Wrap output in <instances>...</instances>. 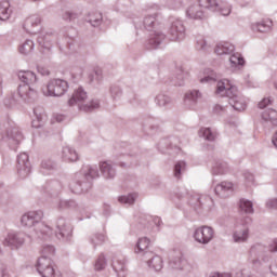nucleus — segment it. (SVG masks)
<instances>
[{"label":"nucleus","instance_id":"obj_14","mask_svg":"<svg viewBox=\"0 0 277 277\" xmlns=\"http://www.w3.org/2000/svg\"><path fill=\"white\" fill-rule=\"evenodd\" d=\"M142 261L146 263L150 272L159 274L163 269V258H161V255L155 252L147 253V255H145V258H143Z\"/></svg>","mask_w":277,"mask_h":277},{"label":"nucleus","instance_id":"obj_20","mask_svg":"<svg viewBox=\"0 0 277 277\" xmlns=\"http://www.w3.org/2000/svg\"><path fill=\"white\" fill-rule=\"evenodd\" d=\"M272 27H274L272 19H262L250 24V29L253 30L254 34H267L272 31Z\"/></svg>","mask_w":277,"mask_h":277},{"label":"nucleus","instance_id":"obj_5","mask_svg":"<svg viewBox=\"0 0 277 277\" xmlns=\"http://www.w3.org/2000/svg\"><path fill=\"white\" fill-rule=\"evenodd\" d=\"M85 101H88V92H85V90L80 87L74 91L71 98H69L67 102V105L69 107L77 106L79 111H84L87 114L101 107V102H98V100H93L84 104Z\"/></svg>","mask_w":277,"mask_h":277},{"label":"nucleus","instance_id":"obj_40","mask_svg":"<svg viewBox=\"0 0 277 277\" xmlns=\"http://www.w3.org/2000/svg\"><path fill=\"white\" fill-rule=\"evenodd\" d=\"M187 171V163L185 161H177L173 169L174 179L181 180L184 172Z\"/></svg>","mask_w":277,"mask_h":277},{"label":"nucleus","instance_id":"obj_44","mask_svg":"<svg viewBox=\"0 0 277 277\" xmlns=\"http://www.w3.org/2000/svg\"><path fill=\"white\" fill-rule=\"evenodd\" d=\"M196 49L197 51H209L211 49V45L207 42V39L205 36L199 35L196 38Z\"/></svg>","mask_w":277,"mask_h":277},{"label":"nucleus","instance_id":"obj_61","mask_svg":"<svg viewBox=\"0 0 277 277\" xmlns=\"http://www.w3.org/2000/svg\"><path fill=\"white\" fill-rule=\"evenodd\" d=\"M266 208L277 211V198H272L266 201Z\"/></svg>","mask_w":277,"mask_h":277},{"label":"nucleus","instance_id":"obj_27","mask_svg":"<svg viewBox=\"0 0 277 277\" xmlns=\"http://www.w3.org/2000/svg\"><path fill=\"white\" fill-rule=\"evenodd\" d=\"M200 4H192L186 10V16L187 18H190V21H202L205 18V11H202Z\"/></svg>","mask_w":277,"mask_h":277},{"label":"nucleus","instance_id":"obj_36","mask_svg":"<svg viewBox=\"0 0 277 277\" xmlns=\"http://www.w3.org/2000/svg\"><path fill=\"white\" fill-rule=\"evenodd\" d=\"M12 16V5L10 1L4 0L0 2V21H9Z\"/></svg>","mask_w":277,"mask_h":277},{"label":"nucleus","instance_id":"obj_54","mask_svg":"<svg viewBox=\"0 0 277 277\" xmlns=\"http://www.w3.org/2000/svg\"><path fill=\"white\" fill-rule=\"evenodd\" d=\"M110 96L114 101H120L122 98V89L119 85L110 87Z\"/></svg>","mask_w":277,"mask_h":277},{"label":"nucleus","instance_id":"obj_48","mask_svg":"<svg viewBox=\"0 0 277 277\" xmlns=\"http://www.w3.org/2000/svg\"><path fill=\"white\" fill-rule=\"evenodd\" d=\"M107 267V260L105 259L104 254H100L95 261L94 269L95 272H103Z\"/></svg>","mask_w":277,"mask_h":277},{"label":"nucleus","instance_id":"obj_13","mask_svg":"<svg viewBox=\"0 0 277 277\" xmlns=\"http://www.w3.org/2000/svg\"><path fill=\"white\" fill-rule=\"evenodd\" d=\"M4 246L11 250H18L25 246V234L21 232H10L3 241Z\"/></svg>","mask_w":277,"mask_h":277},{"label":"nucleus","instance_id":"obj_58","mask_svg":"<svg viewBox=\"0 0 277 277\" xmlns=\"http://www.w3.org/2000/svg\"><path fill=\"white\" fill-rule=\"evenodd\" d=\"M243 179L247 187H250V185H254V175L250 173V171L243 172Z\"/></svg>","mask_w":277,"mask_h":277},{"label":"nucleus","instance_id":"obj_51","mask_svg":"<svg viewBox=\"0 0 277 277\" xmlns=\"http://www.w3.org/2000/svg\"><path fill=\"white\" fill-rule=\"evenodd\" d=\"M17 102L18 100H16V95L14 93H10L3 98V105L9 108L15 107Z\"/></svg>","mask_w":277,"mask_h":277},{"label":"nucleus","instance_id":"obj_11","mask_svg":"<svg viewBox=\"0 0 277 277\" xmlns=\"http://www.w3.org/2000/svg\"><path fill=\"white\" fill-rule=\"evenodd\" d=\"M213 237H215V230L211 226H200L196 228L193 233V238L197 243H201V246H207L213 241Z\"/></svg>","mask_w":277,"mask_h":277},{"label":"nucleus","instance_id":"obj_52","mask_svg":"<svg viewBox=\"0 0 277 277\" xmlns=\"http://www.w3.org/2000/svg\"><path fill=\"white\" fill-rule=\"evenodd\" d=\"M137 198V195L130 194V195H123L118 198L119 202L121 205H133L135 202V199Z\"/></svg>","mask_w":277,"mask_h":277},{"label":"nucleus","instance_id":"obj_7","mask_svg":"<svg viewBox=\"0 0 277 277\" xmlns=\"http://www.w3.org/2000/svg\"><path fill=\"white\" fill-rule=\"evenodd\" d=\"M69 88L68 81L64 79H52L42 88V92L44 96L60 97L64 96Z\"/></svg>","mask_w":277,"mask_h":277},{"label":"nucleus","instance_id":"obj_63","mask_svg":"<svg viewBox=\"0 0 277 277\" xmlns=\"http://www.w3.org/2000/svg\"><path fill=\"white\" fill-rule=\"evenodd\" d=\"M37 70L39 75H42V77H49L51 75V71L47 67L38 66Z\"/></svg>","mask_w":277,"mask_h":277},{"label":"nucleus","instance_id":"obj_29","mask_svg":"<svg viewBox=\"0 0 277 277\" xmlns=\"http://www.w3.org/2000/svg\"><path fill=\"white\" fill-rule=\"evenodd\" d=\"M62 159L68 163H75V161H79V154L75 148L65 146L62 149Z\"/></svg>","mask_w":277,"mask_h":277},{"label":"nucleus","instance_id":"obj_38","mask_svg":"<svg viewBox=\"0 0 277 277\" xmlns=\"http://www.w3.org/2000/svg\"><path fill=\"white\" fill-rule=\"evenodd\" d=\"M155 101L159 107H170L172 105V97L166 93H159Z\"/></svg>","mask_w":277,"mask_h":277},{"label":"nucleus","instance_id":"obj_28","mask_svg":"<svg viewBox=\"0 0 277 277\" xmlns=\"http://www.w3.org/2000/svg\"><path fill=\"white\" fill-rule=\"evenodd\" d=\"M100 171L102 172V175L106 180L116 179V168H114V164L111 163V161L101 162Z\"/></svg>","mask_w":277,"mask_h":277},{"label":"nucleus","instance_id":"obj_43","mask_svg":"<svg viewBox=\"0 0 277 277\" xmlns=\"http://www.w3.org/2000/svg\"><path fill=\"white\" fill-rule=\"evenodd\" d=\"M77 207V201L72 199H58L56 201V209L63 211L64 209H75Z\"/></svg>","mask_w":277,"mask_h":277},{"label":"nucleus","instance_id":"obj_41","mask_svg":"<svg viewBox=\"0 0 277 277\" xmlns=\"http://www.w3.org/2000/svg\"><path fill=\"white\" fill-rule=\"evenodd\" d=\"M199 137L207 140V142H215L217 134L211 128H201L199 130Z\"/></svg>","mask_w":277,"mask_h":277},{"label":"nucleus","instance_id":"obj_46","mask_svg":"<svg viewBox=\"0 0 277 277\" xmlns=\"http://www.w3.org/2000/svg\"><path fill=\"white\" fill-rule=\"evenodd\" d=\"M239 209L242 213H254V206L252 201L248 199H240Z\"/></svg>","mask_w":277,"mask_h":277},{"label":"nucleus","instance_id":"obj_18","mask_svg":"<svg viewBox=\"0 0 277 277\" xmlns=\"http://www.w3.org/2000/svg\"><path fill=\"white\" fill-rule=\"evenodd\" d=\"M148 248H150V238L141 237L137 239L134 246V254H137L138 256H142V259H144L145 256H148L147 254H151L153 252L148 251Z\"/></svg>","mask_w":277,"mask_h":277},{"label":"nucleus","instance_id":"obj_47","mask_svg":"<svg viewBox=\"0 0 277 277\" xmlns=\"http://www.w3.org/2000/svg\"><path fill=\"white\" fill-rule=\"evenodd\" d=\"M229 64L232 68H237V66H243L245 61L241 54L236 53L229 57Z\"/></svg>","mask_w":277,"mask_h":277},{"label":"nucleus","instance_id":"obj_23","mask_svg":"<svg viewBox=\"0 0 277 277\" xmlns=\"http://www.w3.org/2000/svg\"><path fill=\"white\" fill-rule=\"evenodd\" d=\"M45 192L53 198H57L64 192V184L57 180H52L47 183Z\"/></svg>","mask_w":277,"mask_h":277},{"label":"nucleus","instance_id":"obj_24","mask_svg":"<svg viewBox=\"0 0 277 277\" xmlns=\"http://www.w3.org/2000/svg\"><path fill=\"white\" fill-rule=\"evenodd\" d=\"M34 116L35 118L32 119V128L34 129H42L44 127V122L47 120V115L44 114V108L43 107H36L34 108Z\"/></svg>","mask_w":277,"mask_h":277},{"label":"nucleus","instance_id":"obj_4","mask_svg":"<svg viewBox=\"0 0 277 277\" xmlns=\"http://www.w3.org/2000/svg\"><path fill=\"white\" fill-rule=\"evenodd\" d=\"M17 77L19 81L24 83L19 84L17 89L19 98L25 101V103H31V101H35V98L38 96L36 89L31 88V85H35V83L38 82V76H36V72L31 70H19L17 72Z\"/></svg>","mask_w":277,"mask_h":277},{"label":"nucleus","instance_id":"obj_26","mask_svg":"<svg viewBox=\"0 0 277 277\" xmlns=\"http://www.w3.org/2000/svg\"><path fill=\"white\" fill-rule=\"evenodd\" d=\"M261 120L262 123L267 124V127H277V111L272 108L262 111Z\"/></svg>","mask_w":277,"mask_h":277},{"label":"nucleus","instance_id":"obj_42","mask_svg":"<svg viewBox=\"0 0 277 277\" xmlns=\"http://www.w3.org/2000/svg\"><path fill=\"white\" fill-rule=\"evenodd\" d=\"M34 49H35L34 41H31L29 39H27L25 42H23L18 47V51H19L21 55H29L30 53L34 52Z\"/></svg>","mask_w":277,"mask_h":277},{"label":"nucleus","instance_id":"obj_59","mask_svg":"<svg viewBox=\"0 0 277 277\" xmlns=\"http://www.w3.org/2000/svg\"><path fill=\"white\" fill-rule=\"evenodd\" d=\"M272 276H277V265L275 266H269V272H261L260 277H272Z\"/></svg>","mask_w":277,"mask_h":277},{"label":"nucleus","instance_id":"obj_30","mask_svg":"<svg viewBox=\"0 0 277 277\" xmlns=\"http://www.w3.org/2000/svg\"><path fill=\"white\" fill-rule=\"evenodd\" d=\"M53 40H55V35L53 34H41L38 37V42L41 49H43V53L44 51H51V48L53 47Z\"/></svg>","mask_w":277,"mask_h":277},{"label":"nucleus","instance_id":"obj_60","mask_svg":"<svg viewBox=\"0 0 277 277\" xmlns=\"http://www.w3.org/2000/svg\"><path fill=\"white\" fill-rule=\"evenodd\" d=\"M263 252H265V246L263 245L258 243L251 248V254H263Z\"/></svg>","mask_w":277,"mask_h":277},{"label":"nucleus","instance_id":"obj_49","mask_svg":"<svg viewBox=\"0 0 277 277\" xmlns=\"http://www.w3.org/2000/svg\"><path fill=\"white\" fill-rule=\"evenodd\" d=\"M88 23H90L92 27H100L101 23H103V15L101 13L91 14Z\"/></svg>","mask_w":277,"mask_h":277},{"label":"nucleus","instance_id":"obj_6","mask_svg":"<svg viewBox=\"0 0 277 277\" xmlns=\"http://www.w3.org/2000/svg\"><path fill=\"white\" fill-rule=\"evenodd\" d=\"M144 28L151 31L148 43L153 49H159V45L166 40V35L159 30H155L157 25V14L146 15L143 21Z\"/></svg>","mask_w":277,"mask_h":277},{"label":"nucleus","instance_id":"obj_12","mask_svg":"<svg viewBox=\"0 0 277 277\" xmlns=\"http://www.w3.org/2000/svg\"><path fill=\"white\" fill-rule=\"evenodd\" d=\"M170 23L169 36L172 42H181V40H185V25H183V21L172 17Z\"/></svg>","mask_w":277,"mask_h":277},{"label":"nucleus","instance_id":"obj_21","mask_svg":"<svg viewBox=\"0 0 277 277\" xmlns=\"http://www.w3.org/2000/svg\"><path fill=\"white\" fill-rule=\"evenodd\" d=\"M113 269L117 277H127V259L122 255L114 258Z\"/></svg>","mask_w":277,"mask_h":277},{"label":"nucleus","instance_id":"obj_37","mask_svg":"<svg viewBox=\"0 0 277 277\" xmlns=\"http://www.w3.org/2000/svg\"><path fill=\"white\" fill-rule=\"evenodd\" d=\"M89 241L93 250H96L98 246H103L107 241V236L105 234H94L89 238Z\"/></svg>","mask_w":277,"mask_h":277},{"label":"nucleus","instance_id":"obj_1","mask_svg":"<svg viewBox=\"0 0 277 277\" xmlns=\"http://www.w3.org/2000/svg\"><path fill=\"white\" fill-rule=\"evenodd\" d=\"M42 217H44L42 210L30 211L22 216L21 224L24 228H32L35 233L32 237H35V239H51L53 228L42 222Z\"/></svg>","mask_w":277,"mask_h":277},{"label":"nucleus","instance_id":"obj_55","mask_svg":"<svg viewBox=\"0 0 277 277\" xmlns=\"http://www.w3.org/2000/svg\"><path fill=\"white\" fill-rule=\"evenodd\" d=\"M41 254H42V256H48L49 259H51V256H53V254H55V247H53L51 245L43 246V248L41 250Z\"/></svg>","mask_w":277,"mask_h":277},{"label":"nucleus","instance_id":"obj_45","mask_svg":"<svg viewBox=\"0 0 277 277\" xmlns=\"http://www.w3.org/2000/svg\"><path fill=\"white\" fill-rule=\"evenodd\" d=\"M187 77V74H185V71H183L182 68L177 69L173 80H172V83L173 85H185V79Z\"/></svg>","mask_w":277,"mask_h":277},{"label":"nucleus","instance_id":"obj_53","mask_svg":"<svg viewBox=\"0 0 277 277\" xmlns=\"http://www.w3.org/2000/svg\"><path fill=\"white\" fill-rule=\"evenodd\" d=\"M62 18H63V21H66L67 23H71V21H76V18H78V15L72 10H65V11H63Z\"/></svg>","mask_w":277,"mask_h":277},{"label":"nucleus","instance_id":"obj_32","mask_svg":"<svg viewBox=\"0 0 277 277\" xmlns=\"http://www.w3.org/2000/svg\"><path fill=\"white\" fill-rule=\"evenodd\" d=\"M217 81V74L213 71L210 68L205 69L200 75H199V82L200 83H215Z\"/></svg>","mask_w":277,"mask_h":277},{"label":"nucleus","instance_id":"obj_17","mask_svg":"<svg viewBox=\"0 0 277 277\" xmlns=\"http://www.w3.org/2000/svg\"><path fill=\"white\" fill-rule=\"evenodd\" d=\"M56 237L58 239H65L68 241L72 235V227L68 223H66V219H58L56 222Z\"/></svg>","mask_w":277,"mask_h":277},{"label":"nucleus","instance_id":"obj_15","mask_svg":"<svg viewBox=\"0 0 277 277\" xmlns=\"http://www.w3.org/2000/svg\"><path fill=\"white\" fill-rule=\"evenodd\" d=\"M17 174L19 179H27L31 174V162H29V155L22 153L17 156Z\"/></svg>","mask_w":277,"mask_h":277},{"label":"nucleus","instance_id":"obj_57","mask_svg":"<svg viewBox=\"0 0 277 277\" xmlns=\"http://www.w3.org/2000/svg\"><path fill=\"white\" fill-rule=\"evenodd\" d=\"M153 224H155V226H157V228H159V226H161V217L149 216V219L147 221V230H150V227L153 226Z\"/></svg>","mask_w":277,"mask_h":277},{"label":"nucleus","instance_id":"obj_10","mask_svg":"<svg viewBox=\"0 0 277 277\" xmlns=\"http://www.w3.org/2000/svg\"><path fill=\"white\" fill-rule=\"evenodd\" d=\"M36 268L41 277H62V273L60 271H55L53 260L49 256L41 255L38 259Z\"/></svg>","mask_w":277,"mask_h":277},{"label":"nucleus","instance_id":"obj_31","mask_svg":"<svg viewBox=\"0 0 277 277\" xmlns=\"http://www.w3.org/2000/svg\"><path fill=\"white\" fill-rule=\"evenodd\" d=\"M211 172L213 176H222L223 174H228V172H230V168L225 161H216L212 166Z\"/></svg>","mask_w":277,"mask_h":277},{"label":"nucleus","instance_id":"obj_35","mask_svg":"<svg viewBox=\"0 0 277 277\" xmlns=\"http://www.w3.org/2000/svg\"><path fill=\"white\" fill-rule=\"evenodd\" d=\"M53 172H55V162L51 159L42 160L40 173L43 174V176H49L50 174H53Z\"/></svg>","mask_w":277,"mask_h":277},{"label":"nucleus","instance_id":"obj_34","mask_svg":"<svg viewBox=\"0 0 277 277\" xmlns=\"http://www.w3.org/2000/svg\"><path fill=\"white\" fill-rule=\"evenodd\" d=\"M199 98H202V93L199 90H190L186 92L184 96V102L186 105H196Z\"/></svg>","mask_w":277,"mask_h":277},{"label":"nucleus","instance_id":"obj_2","mask_svg":"<svg viewBox=\"0 0 277 277\" xmlns=\"http://www.w3.org/2000/svg\"><path fill=\"white\" fill-rule=\"evenodd\" d=\"M98 179V168L92 164H84L76 172L69 183L71 194H83L92 187V181Z\"/></svg>","mask_w":277,"mask_h":277},{"label":"nucleus","instance_id":"obj_62","mask_svg":"<svg viewBox=\"0 0 277 277\" xmlns=\"http://www.w3.org/2000/svg\"><path fill=\"white\" fill-rule=\"evenodd\" d=\"M267 105H272V98L269 97H264L259 104L258 107L259 109H265Z\"/></svg>","mask_w":277,"mask_h":277},{"label":"nucleus","instance_id":"obj_64","mask_svg":"<svg viewBox=\"0 0 277 277\" xmlns=\"http://www.w3.org/2000/svg\"><path fill=\"white\" fill-rule=\"evenodd\" d=\"M210 277H233V273H211Z\"/></svg>","mask_w":277,"mask_h":277},{"label":"nucleus","instance_id":"obj_25","mask_svg":"<svg viewBox=\"0 0 277 277\" xmlns=\"http://www.w3.org/2000/svg\"><path fill=\"white\" fill-rule=\"evenodd\" d=\"M234 192V186L232 182H221L214 187V193L220 198H227Z\"/></svg>","mask_w":277,"mask_h":277},{"label":"nucleus","instance_id":"obj_33","mask_svg":"<svg viewBox=\"0 0 277 277\" xmlns=\"http://www.w3.org/2000/svg\"><path fill=\"white\" fill-rule=\"evenodd\" d=\"M234 51L235 47L229 42L217 43L214 49V53H216V55H230Z\"/></svg>","mask_w":277,"mask_h":277},{"label":"nucleus","instance_id":"obj_8","mask_svg":"<svg viewBox=\"0 0 277 277\" xmlns=\"http://www.w3.org/2000/svg\"><path fill=\"white\" fill-rule=\"evenodd\" d=\"M198 3L200 8L217 12L221 16H230V12H233V5L226 0H198Z\"/></svg>","mask_w":277,"mask_h":277},{"label":"nucleus","instance_id":"obj_50","mask_svg":"<svg viewBox=\"0 0 277 277\" xmlns=\"http://www.w3.org/2000/svg\"><path fill=\"white\" fill-rule=\"evenodd\" d=\"M170 148H172V145H170V140L168 138L160 141L158 144V150H160V153L172 155Z\"/></svg>","mask_w":277,"mask_h":277},{"label":"nucleus","instance_id":"obj_3","mask_svg":"<svg viewBox=\"0 0 277 277\" xmlns=\"http://www.w3.org/2000/svg\"><path fill=\"white\" fill-rule=\"evenodd\" d=\"M215 94L222 97L226 96L228 98L229 105L236 111H245L246 107H248L246 97L228 79H222L217 82Z\"/></svg>","mask_w":277,"mask_h":277},{"label":"nucleus","instance_id":"obj_19","mask_svg":"<svg viewBox=\"0 0 277 277\" xmlns=\"http://www.w3.org/2000/svg\"><path fill=\"white\" fill-rule=\"evenodd\" d=\"M250 237V229L247 225H236V229L233 234L235 243H246Z\"/></svg>","mask_w":277,"mask_h":277},{"label":"nucleus","instance_id":"obj_9","mask_svg":"<svg viewBox=\"0 0 277 277\" xmlns=\"http://www.w3.org/2000/svg\"><path fill=\"white\" fill-rule=\"evenodd\" d=\"M189 206L198 211V213H211L215 203L213 198L207 195H195L189 199Z\"/></svg>","mask_w":277,"mask_h":277},{"label":"nucleus","instance_id":"obj_16","mask_svg":"<svg viewBox=\"0 0 277 277\" xmlns=\"http://www.w3.org/2000/svg\"><path fill=\"white\" fill-rule=\"evenodd\" d=\"M169 265L171 269H179L180 272H184V274H189L193 269L192 264L185 260V256L181 252L171 258Z\"/></svg>","mask_w":277,"mask_h":277},{"label":"nucleus","instance_id":"obj_56","mask_svg":"<svg viewBox=\"0 0 277 277\" xmlns=\"http://www.w3.org/2000/svg\"><path fill=\"white\" fill-rule=\"evenodd\" d=\"M90 81H92L93 83L94 81H96V83H101V81H103V71H101V69H97L91 72Z\"/></svg>","mask_w":277,"mask_h":277},{"label":"nucleus","instance_id":"obj_22","mask_svg":"<svg viewBox=\"0 0 277 277\" xmlns=\"http://www.w3.org/2000/svg\"><path fill=\"white\" fill-rule=\"evenodd\" d=\"M6 140L11 148H14V146L18 145L23 140V133L21 132V129L18 127L10 128L6 131Z\"/></svg>","mask_w":277,"mask_h":277},{"label":"nucleus","instance_id":"obj_39","mask_svg":"<svg viewBox=\"0 0 277 277\" xmlns=\"http://www.w3.org/2000/svg\"><path fill=\"white\" fill-rule=\"evenodd\" d=\"M40 23H42L40 15H31L25 21L24 28L26 31H31V27H38Z\"/></svg>","mask_w":277,"mask_h":277}]
</instances>
